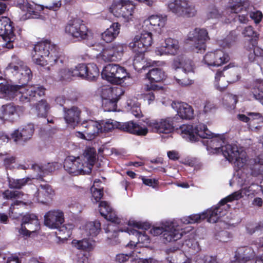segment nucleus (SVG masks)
<instances>
[{"label": "nucleus", "mask_w": 263, "mask_h": 263, "mask_svg": "<svg viewBox=\"0 0 263 263\" xmlns=\"http://www.w3.org/2000/svg\"><path fill=\"white\" fill-rule=\"evenodd\" d=\"M182 137L191 142L199 140V138L206 139V141H203L207 146L208 150H213L214 153L219 154L221 153V148L224 141L221 138L214 136L213 134L207 128L206 126L200 123L195 127L191 125H183L180 127Z\"/></svg>", "instance_id": "1"}, {"label": "nucleus", "mask_w": 263, "mask_h": 263, "mask_svg": "<svg viewBox=\"0 0 263 263\" xmlns=\"http://www.w3.org/2000/svg\"><path fill=\"white\" fill-rule=\"evenodd\" d=\"M96 151L93 147H87L82 156H72L66 158L64 163L65 170L73 176L89 174L96 161Z\"/></svg>", "instance_id": "2"}, {"label": "nucleus", "mask_w": 263, "mask_h": 263, "mask_svg": "<svg viewBox=\"0 0 263 263\" xmlns=\"http://www.w3.org/2000/svg\"><path fill=\"white\" fill-rule=\"evenodd\" d=\"M33 62L40 66L63 64L64 58L61 56L58 47L51 41L45 40L34 45L32 53Z\"/></svg>", "instance_id": "3"}, {"label": "nucleus", "mask_w": 263, "mask_h": 263, "mask_svg": "<svg viewBox=\"0 0 263 263\" xmlns=\"http://www.w3.org/2000/svg\"><path fill=\"white\" fill-rule=\"evenodd\" d=\"M44 88L37 85L23 87L18 85H5L2 88L3 97L6 100H12L18 96L20 100L24 103L34 100L37 96L41 97L44 95Z\"/></svg>", "instance_id": "4"}, {"label": "nucleus", "mask_w": 263, "mask_h": 263, "mask_svg": "<svg viewBox=\"0 0 263 263\" xmlns=\"http://www.w3.org/2000/svg\"><path fill=\"white\" fill-rule=\"evenodd\" d=\"M149 232L154 236L162 234L165 242L177 241L181 238L184 233L177 221L166 222L161 227H153Z\"/></svg>", "instance_id": "5"}, {"label": "nucleus", "mask_w": 263, "mask_h": 263, "mask_svg": "<svg viewBox=\"0 0 263 263\" xmlns=\"http://www.w3.org/2000/svg\"><path fill=\"white\" fill-rule=\"evenodd\" d=\"M149 228L148 224L139 221H129L128 227L124 229L119 228L118 231L127 232L137 237V243L141 244L142 247H146L150 242V239L144 230Z\"/></svg>", "instance_id": "6"}, {"label": "nucleus", "mask_w": 263, "mask_h": 263, "mask_svg": "<svg viewBox=\"0 0 263 263\" xmlns=\"http://www.w3.org/2000/svg\"><path fill=\"white\" fill-rule=\"evenodd\" d=\"M221 152L227 160L238 168L242 167L246 163V152L239 148L236 145H224L221 147Z\"/></svg>", "instance_id": "7"}, {"label": "nucleus", "mask_w": 263, "mask_h": 263, "mask_svg": "<svg viewBox=\"0 0 263 263\" xmlns=\"http://www.w3.org/2000/svg\"><path fill=\"white\" fill-rule=\"evenodd\" d=\"M233 64H230L224 67L222 71H218L215 77V86L217 89L222 91L227 86V83H234L239 79V74L236 72Z\"/></svg>", "instance_id": "8"}, {"label": "nucleus", "mask_w": 263, "mask_h": 263, "mask_svg": "<svg viewBox=\"0 0 263 263\" xmlns=\"http://www.w3.org/2000/svg\"><path fill=\"white\" fill-rule=\"evenodd\" d=\"M167 11L179 17H192L195 7L186 0H170L165 4Z\"/></svg>", "instance_id": "9"}, {"label": "nucleus", "mask_w": 263, "mask_h": 263, "mask_svg": "<svg viewBox=\"0 0 263 263\" xmlns=\"http://www.w3.org/2000/svg\"><path fill=\"white\" fill-rule=\"evenodd\" d=\"M7 70L17 76L22 86L28 83L32 77L31 70L16 57H12V61L7 67Z\"/></svg>", "instance_id": "10"}, {"label": "nucleus", "mask_w": 263, "mask_h": 263, "mask_svg": "<svg viewBox=\"0 0 263 263\" xmlns=\"http://www.w3.org/2000/svg\"><path fill=\"white\" fill-rule=\"evenodd\" d=\"M128 77L126 69L118 64H109L105 66L102 71V77L111 83L119 84L123 79Z\"/></svg>", "instance_id": "11"}, {"label": "nucleus", "mask_w": 263, "mask_h": 263, "mask_svg": "<svg viewBox=\"0 0 263 263\" xmlns=\"http://www.w3.org/2000/svg\"><path fill=\"white\" fill-rule=\"evenodd\" d=\"M127 49L126 44L115 42L104 48L99 56L105 62H118Z\"/></svg>", "instance_id": "12"}, {"label": "nucleus", "mask_w": 263, "mask_h": 263, "mask_svg": "<svg viewBox=\"0 0 263 263\" xmlns=\"http://www.w3.org/2000/svg\"><path fill=\"white\" fill-rule=\"evenodd\" d=\"M135 5L130 1L121 0L114 3L110 8V11L116 17L123 18L125 21H128L133 15Z\"/></svg>", "instance_id": "13"}, {"label": "nucleus", "mask_w": 263, "mask_h": 263, "mask_svg": "<svg viewBox=\"0 0 263 263\" xmlns=\"http://www.w3.org/2000/svg\"><path fill=\"white\" fill-rule=\"evenodd\" d=\"M175 117H167L158 120L146 119L144 122L157 133L169 134L174 130Z\"/></svg>", "instance_id": "14"}, {"label": "nucleus", "mask_w": 263, "mask_h": 263, "mask_svg": "<svg viewBox=\"0 0 263 263\" xmlns=\"http://www.w3.org/2000/svg\"><path fill=\"white\" fill-rule=\"evenodd\" d=\"M99 212L101 215L103 216L110 223L107 224V228L105 229V232L108 233L111 231L113 234L111 235H108V237H116L117 235V232L116 229H114V223L119 224L120 219L116 216L115 212L112 211V208L110 206L108 202L106 201H101L99 205Z\"/></svg>", "instance_id": "15"}, {"label": "nucleus", "mask_w": 263, "mask_h": 263, "mask_svg": "<svg viewBox=\"0 0 263 263\" xmlns=\"http://www.w3.org/2000/svg\"><path fill=\"white\" fill-rule=\"evenodd\" d=\"M188 40L192 42L193 50L198 52L205 50V43L209 40V37L206 29L197 28L189 32Z\"/></svg>", "instance_id": "16"}, {"label": "nucleus", "mask_w": 263, "mask_h": 263, "mask_svg": "<svg viewBox=\"0 0 263 263\" xmlns=\"http://www.w3.org/2000/svg\"><path fill=\"white\" fill-rule=\"evenodd\" d=\"M65 32L78 40L85 39L88 36L87 27L80 20L75 19L69 22L65 27Z\"/></svg>", "instance_id": "17"}, {"label": "nucleus", "mask_w": 263, "mask_h": 263, "mask_svg": "<svg viewBox=\"0 0 263 263\" xmlns=\"http://www.w3.org/2000/svg\"><path fill=\"white\" fill-rule=\"evenodd\" d=\"M40 229V224L37 216L34 214H26L22 219L21 227L18 230L20 235L29 237Z\"/></svg>", "instance_id": "18"}, {"label": "nucleus", "mask_w": 263, "mask_h": 263, "mask_svg": "<svg viewBox=\"0 0 263 263\" xmlns=\"http://www.w3.org/2000/svg\"><path fill=\"white\" fill-rule=\"evenodd\" d=\"M12 24L10 19L7 17L0 18V36L4 41L7 43V47L8 48L13 47L11 43L15 40Z\"/></svg>", "instance_id": "19"}, {"label": "nucleus", "mask_w": 263, "mask_h": 263, "mask_svg": "<svg viewBox=\"0 0 263 263\" xmlns=\"http://www.w3.org/2000/svg\"><path fill=\"white\" fill-rule=\"evenodd\" d=\"M229 55L219 49L207 53L203 61L208 66H219L229 61Z\"/></svg>", "instance_id": "20"}, {"label": "nucleus", "mask_w": 263, "mask_h": 263, "mask_svg": "<svg viewBox=\"0 0 263 263\" xmlns=\"http://www.w3.org/2000/svg\"><path fill=\"white\" fill-rule=\"evenodd\" d=\"M64 221V213L59 210L49 211L44 215V224L51 229L59 228Z\"/></svg>", "instance_id": "21"}, {"label": "nucleus", "mask_w": 263, "mask_h": 263, "mask_svg": "<svg viewBox=\"0 0 263 263\" xmlns=\"http://www.w3.org/2000/svg\"><path fill=\"white\" fill-rule=\"evenodd\" d=\"M167 21V16L163 15H152L144 21V26L149 30L153 29L160 33Z\"/></svg>", "instance_id": "22"}, {"label": "nucleus", "mask_w": 263, "mask_h": 263, "mask_svg": "<svg viewBox=\"0 0 263 263\" xmlns=\"http://www.w3.org/2000/svg\"><path fill=\"white\" fill-rule=\"evenodd\" d=\"M179 49V42L177 40L167 38L165 40L164 45L157 47L155 52L158 55H175L177 53Z\"/></svg>", "instance_id": "23"}, {"label": "nucleus", "mask_w": 263, "mask_h": 263, "mask_svg": "<svg viewBox=\"0 0 263 263\" xmlns=\"http://www.w3.org/2000/svg\"><path fill=\"white\" fill-rule=\"evenodd\" d=\"M33 133V125L28 124L15 130L11 134V138L15 142L21 141L25 142L31 138Z\"/></svg>", "instance_id": "24"}, {"label": "nucleus", "mask_w": 263, "mask_h": 263, "mask_svg": "<svg viewBox=\"0 0 263 263\" xmlns=\"http://www.w3.org/2000/svg\"><path fill=\"white\" fill-rule=\"evenodd\" d=\"M172 107L175 109L177 115L183 119H191L194 116V110L191 106L184 102H173Z\"/></svg>", "instance_id": "25"}, {"label": "nucleus", "mask_w": 263, "mask_h": 263, "mask_svg": "<svg viewBox=\"0 0 263 263\" xmlns=\"http://www.w3.org/2000/svg\"><path fill=\"white\" fill-rule=\"evenodd\" d=\"M98 93L103 101L120 97L123 95V92L120 86L111 87L110 85H104L99 88Z\"/></svg>", "instance_id": "26"}, {"label": "nucleus", "mask_w": 263, "mask_h": 263, "mask_svg": "<svg viewBox=\"0 0 263 263\" xmlns=\"http://www.w3.org/2000/svg\"><path fill=\"white\" fill-rule=\"evenodd\" d=\"M118 128L124 132L141 136H145L148 133V129L146 127L140 126L133 121L120 122Z\"/></svg>", "instance_id": "27"}, {"label": "nucleus", "mask_w": 263, "mask_h": 263, "mask_svg": "<svg viewBox=\"0 0 263 263\" xmlns=\"http://www.w3.org/2000/svg\"><path fill=\"white\" fill-rule=\"evenodd\" d=\"M229 205H224L219 203L214 208L208 210L206 213V217L208 221L211 223H215L222 216L226 214L227 210L229 209Z\"/></svg>", "instance_id": "28"}, {"label": "nucleus", "mask_w": 263, "mask_h": 263, "mask_svg": "<svg viewBox=\"0 0 263 263\" xmlns=\"http://www.w3.org/2000/svg\"><path fill=\"white\" fill-rule=\"evenodd\" d=\"M64 118L68 126L74 128L80 121V110L76 106L70 108H64Z\"/></svg>", "instance_id": "29"}, {"label": "nucleus", "mask_w": 263, "mask_h": 263, "mask_svg": "<svg viewBox=\"0 0 263 263\" xmlns=\"http://www.w3.org/2000/svg\"><path fill=\"white\" fill-rule=\"evenodd\" d=\"M54 195V192L50 185L41 184L35 194V197L39 202L44 204L48 202Z\"/></svg>", "instance_id": "30"}, {"label": "nucleus", "mask_w": 263, "mask_h": 263, "mask_svg": "<svg viewBox=\"0 0 263 263\" xmlns=\"http://www.w3.org/2000/svg\"><path fill=\"white\" fill-rule=\"evenodd\" d=\"M80 126L84 128L83 132L87 137V140L93 139L100 132V123L93 120L84 121L81 124Z\"/></svg>", "instance_id": "31"}, {"label": "nucleus", "mask_w": 263, "mask_h": 263, "mask_svg": "<svg viewBox=\"0 0 263 263\" xmlns=\"http://www.w3.org/2000/svg\"><path fill=\"white\" fill-rule=\"evenodd\" d=\"M249 6V0H229L226 7L227 13H238L243 11L246 12Z\"/></svg>", "instance_id": "32"}, {"label": "nucleus", "mask_w": 263, "mask_h": 263, "mask_svg": "<svg viewBox=\"0 0 263 263\" xmlns=\"http://www.w3.org/2000/svg\"><path fill=\"white\" fill-rule=\"evenodd\" d=\"M0 111V120L5 121H9L14 122L18 117L16 112V107L11 104H7L3 105Z\"/></svg>", "instance_id": "33"}, {"label": "nucleus", "mask_w": 263, "mask_h": 263, "mask_svg": "<svg viewBox=\"0 0 263 263\" xmlns=\"http://www.w3.org/2000/svg\"><path fill=\"white\" fill-rule=\"evenodd\" d=\"M173 66L176 69L181 68L185 74L194 72L192 61L183 57L176 58L173 62Z\"/></svg>", "instance_id": "34"}, {"label": "nucleus", "mask_w": 263, "mask_h": 263, "mask_svg": "<svg viewBox=\"0 0 263 263\" xmlns=\"http://www.w3.org/2000/svg\"><path fill=\"white\" fill-rule=\"evenodd\" d=\"M120 29V25L118 23H112L101 34V39L106 43L112 42L118 35Z\"/></svg>", "instance_id": "35"}, {"label": "nucleus", "mask_w": 263, "mask_h": 263, "mask_svg": "<svg viewBox=\"0 0 263 263\" xmlns=\"http://www.w3.org/2000/svg\"><path fill=\"white\" fill-rule=\"evenodd\" d=\"M256 256V253L251 247L240 248L236 255L237 260L239 263H245L253 259Z\"/></svg>", "instance_id": "36"}, {"label": "nucleus", "mask_w": 263, "mask_h": 263, "mask_svg": "<svg viewBox=\"0 0 263 263\" xmlns=\"http://www.w3.org/2000/svg\"><path fill=\"white\" fill-rule=\"evenodd\" d=\"M101 229V224L99 221L88 222L83 226V234L89 236H96L99 233Z\"/></svg>", "instance_id": "37"}, {"label": "nucleus", "mask_w": 263, "mask_h": 263, "mask_svg": "<svg viewBox=\"0 0 263 263\" xmlns=\"http://www.w3.org/2000/svg\"><path fill=\"white\" fill-rule=\"evenodd\" d=\"M152 82H159L165 79V72L160 68H155L150 69L146 76Z\"/></svg>", "instance_id": "38"}, {"label": "nucleus", "mask_w": 263, "mask_h": 263, "mask_svg": "<svg viewBox=\"0 0 263 263\" xmlns=\"http://www.w3.org/2000/svg\"><path fill=\"white\" fill-rule=\"evenodd\" d=\"M74 228L72 223H66L59 226L55 232L57 237L62 239H67L72 234V230Z\"/></svg>", "instance_id": "39"}, {"label": "nucleus", "mask_w": 263, "mask_h": 263, "mask_svg": "<svg viewBox=\"0 0 263 263\" xmlns=\"http://www.w3.org/2000/svg\"><path fill=\"white\" fill-rule=\"evenodd\" d=\"M129 47L134 52L143 54L148 48L143 43L141 40H136V36L132 42L129 44Z\"/></svg>", "instance_id": "40"}, {"label": "nucleus", "mask_w": 263, "mask_h": 263, "mask_svg": "<svg viewBox=\"0 0 263 263\" xmlns=\"http://www.w3.org/2000/svg\"><path fill=\"white\" fill-rule=\"evenodd\" d=\"M9 186L12 189H21L23 186H25L28 183L31 182V177H26L22 179H13L8 178Z\"/></svg>", "instance_id": "41"}, {"label": "nucleus", "mask_w": 263, "mask_h": 263, "mask_svg": "<svg viewBox=\"0 0 263 263\" xmlns=\"http://www.w3.org/2000/svg\"><path fill=\"white\" fill-rule=\"evenodd\" d=\"M72 245L78 249H81L86 251H90L93 248V241L92 240L84 239L81 240H74L72 241Z\"/></svg>", "instance_id": "42"}, {"label": "nucleus", "mask_w": 263, "mask_h": 263, "mask_svg": "<svg viewBox=\"0 0 263 263\" xmlns=\"http://www.w3.org/2000/svg\"><path fill=\"white\" fill-rule=\"evenodd\" d=\"M23 9L30 15H34V17H36L39 15V12L43 10V6L33 3L30 4L28 2H24ZM32 17H34V16Z\"/></svg>", "instance_id": "43"}, {"label": "nucleus", "mask_w": 263, "mask_h": 263, "mask_svg": "<svg viewBox=\"0 0 263 263\" xmlns=\"http://www.w3.org/2000/svg\"><path fill=\"white\" fill-rule=\"evenodd\" d=\"M119 125H120V122L111 119L102 121L100 123V132H108L115 128H118Z\"/></svg>", "instance_id": "44"}, {"label": "nucleus", "mask_w": 263, "mask_h": 263, "mask_svg": "<svg viewBox=\"0 0 263 263\" xmlns=\"http://www.w3.org/2000/svg\"><path fill=\"white\" fill-rule=\"evenodd\" d=\"M238 101L237 97L230 93L226 94L222 99L223 105L230 109H234Z\"/></svg>", "instance_id": "45"}, {"label": "nucleus", "mask_w": 263, "mask_h": 263, "mask_svg": "<svg viewBox=\"0 0 263 263\" xmlns=\"http://www.w3.org/2000/svg\"><path fill=\"white\" fill-rule=\"evenodd\" d=\"M184 245L188 246L190 248H193L195 251H198L199 250V246L197 242L193 240L189 239L186 240L184 242V243L182 245L179 244L177 247H172L167 249V253L170 254L171 253L174 252L175 251L180 249Z\"/></svg>", "instance_id": "46"}, {"label": "nucleus", "mask_w": 263, "mask_h": 263, "mask_svg": "<svg viewBox=\"0 0 263 263\" xmlns=\"http://www.w3.org/2000/svg\"><path fill=\"white\" fill-rule=\"evenodd\" d=\"M127 109L130 110L132 114L137 118H140L142 116L140 104L138 102L128 100L127 102Z\"/></svg>", "instance_id": "47"}, {"label": "nucleus", "mask_w": 263, "mask_h": 263, "mask_svg": "<svg viewBox=\"0 0 263 263\" xmlns=\"http://www.w3.org/2000/svg\"><path fill=\"white\" fill-rule=\"evenodd\" d=\"M100 182L99 180H95L93 185L90 189L92 197L95 200V202H98L103 197V193L102 188H98V183Z\"/></svg>", "instance_id": "48"}, {"label": "nucleus", "mask_w": 263, "mask_h": 263, "mask_svg": "<svg viewBox=\"0 0 263 263\" xmlns=\"http://www.w3.org/2000/svg\"><path fill=\"white\" fill-rule=\"evenodd\" d=\"M49 109V106L45 100H41L37 103L35 106V111L37 116L40 117H45Z\"/></svg>", "instance_id": "49"}, {"label": "nucleus", "mask_w": 263, "mask_h": 263, "mask_svg": "<svg viewBox=\"0 0 263 263\" xmlns=\"http://www.w3.org/2000/svg\"><path fill=\"white\" fill-rule=\"evenodd\" d=\"M85 79L89 81L95 80L99 74V71L97 65L93 63L88 64V68Z\"/></svg>", "instance_id": "50"}, {"label": "nucleus", "mask_w": 263, "mask_h": 263, "mask_svg": "<svg viewBox=\"0 0 263 263\" xmlns=\"http://www.w3.org/2000/svg\"><path fill=\"white\" fill-rule=\"evenodd\" d=\"M120 97L110 98L102 101V106L105 111H114L116 110L117 103Z\"/></svg>", "instance_id": "51"}, {"label": "nucleus", "mask_w": 263, "mask_h": 263, "mask_svg": "<svg viewBox=\"0 0 263 263\" xmlns=\"http://www.w3.org/2000/svg\"><path fill=\"white\" fill-rule=\"evenodd\" d=\"M186 75L184 73V76H180L176 74L174 77L175 83L180 87H187L192 85L193 83V80L189 78H186Z\"/></svg>", "instance_id": "52"}, {"label": "nucleus", "mask_w": 263, "mask_h": 263, "mask_svg": "<svg viewBox=\"0 0 263 263\" xmlns=\"http://www.w3.org/2000/svg\"><path fill=\"white\" fill-rule=\"evenodd\" d=\"M145 61L143 53H137L133 60V66L134 68L138 71L144 69L145 67Z\"/></svg>", "instance_id": "53"}, {"label": "nucleus", "mask_w": 263, "mask_h": 263, "mask_svg": "<svg viewBox=\"0 0 263 263\" xmlns=\"http://www.w3.org/2000/svg\"><path fill=\"white\" fill-rule=\"evenodd\" d=\"M141 40L143 43L149 47L153 43L152 34L150 32L143 31L136 35V40Z\"/></svg>", "instance_id": "54"}, {"label": "nucleus", "mask_w": 263, "mask_h": 263, "mask_svg": "<svg viewBox=\"0 0 263 263\" xmlns=\"http://www.w3.org/2000/svg\"><path fill=\"white\" fill-rule=\"evenodd\" d=\"M59 75L61 80L69 81L73 77H76L73 68H63L60 70Z\"/></svg>", "instance_id": "55"}, {"label": "nucleus", "mask_w": 263, "mask_h": 263, "mask_svg": "<svg viewBox=\"0 0 263 263\" xmlns=\"http://www.w3.org/2000/svg\"><path fill=\"white\" fill-rule=\"evenodd\" d=\"M223 15V12L215 6L210 7L207 13L208 19L220 20L222 17Z\"/></svg>", "instance_id": "56"}, {"label": "nucleus", "mask_w": 263, "mask_h": 263, "mask_svg": "<svg viewBox=\"0 0 263 263\" xmlns=\"http://www.w3.org/2000/svg\"><path fill=\"white\" fill-rule=\"evenodd\" d=\"M194 260L195 263H221L215 257L205 255H197Z\"/></svg>", "instance_id": "57"}, {"label": "nucleus", "mask_w": 263, "mask_h": 263, "mask_svg": "<svg viewBox=\"0 0 263 263\" xmlns=\"http://www.w3.org/2000/svg\"><path fill=\"white\" fill-rule=\"evenodd\" d=\"M87 68L88 65H86L84 64H80L76 66L73 68L75 76L85 79Z\"/></svg>", "instance_id": "58"}, {"label": "nucleus", "mask_w": 263, "mask_h": 263, "mask_svg": "<svg viewBox=\"0 0 263 263\" xmlns=\"http://www.w3.org/2000/svg\"><path fill=\"white\" fill-rule=\"evenodd\" d=\"M32 168L34 171V174L31 176V180L32 179H42L45 176L43 166H40L37 164L32 165Z\"/></svg>", "instance_id": "59"}, {"label": "nucleus", "mask_w": 263, "mask_h": 263, "mask_svg": "<svg viewBox=\"0 0 263 263\" xmlns=\"http://www.w3.org/2000/svg\"><path fill=\"white\" fill-rule=\"evenodd\" d=\"M201 218V215L193 214L188 217H183L180 219V221L184 224H192L200 222Z\"/></svg>", "instance_id": "60"}, {"label": "nucleus", "mask_w": 263, "mask_h": 263, "mask_svg": "<svg viewBox=\"0 0 263 263\" xmlns=\"http://www.w3.org/2000/svg\"><path fill=\"white\" fill-rule=\"evenodd\" d=\"M242 197L241 192L240 191L235 192L229 196H227L225 198L222 199L220 201V204H224L227 205L226 203L228 201H232L235 200H238Z\"/></svg>", "instance_id": "61"}, {"label": "nucleus", "mask_w": 263, "mask_h": 263, "mask_svg": "<svg viewBox=\"0 0 263 263\" xmlns=\"http://www.w3.org/2000/svg\"><path fill=\"white\" fill-rule=\"evenodd\" d=\"M45 176L52 173L58 168V164L55 162L48 163L42 165Z\"/></svg>", "instance_id": "62"}, {"label": "nucleus", "mask_w": 263, "mask_h": 263, "mask_svg": "<svg viewBox=\"0 0 263 263\" xmlns=\"http://www.w3.org/2000/svg\"><path fill=\"white\" fill-rule=\"evenodd\" d=\"M251 93L253 98L263 105V91L258 88H255L252 89Z\"/></svg>", "instance_id": "63"}, {"label": "nucleus", "mask_w": 263, "mask_h": 263, "mask_svg": "<svg viewBox=\"0 0 263 263\" xmlns=\"http://www.w3.org/2000/svg\"><path fill=\"white\" fill-rule=\"evenodd\" d=\"M230 238V233L226 231H221L216 235V239L221 242H227Z\"/></svg>", "instance_id": "64"}]
</instances>
